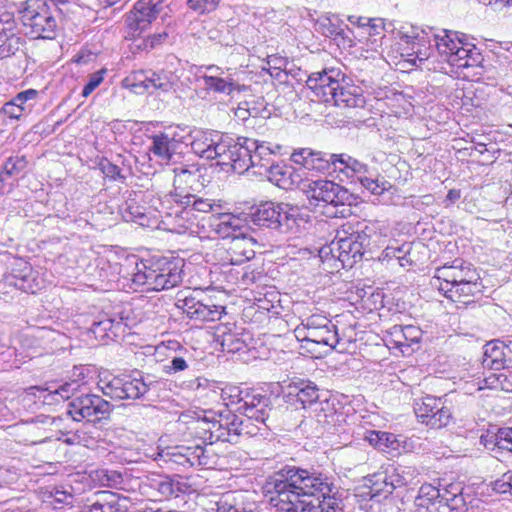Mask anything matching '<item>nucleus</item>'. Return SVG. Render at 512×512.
<instances>
[{"mask_svg": "<svg viewBox=\"0 0 512 512\" xmlns=\"http://www.w3.org/2000/svg\"><path fill=\"white\" fill-rule=\"evenodd\" d=\"M264 489L283 512H343L334 482L315 470L285 466L266 479Z\"/></svg>", "mask_w": 512, "mask_h": 512, "instance_id": "obj_1", "label": "nucleus"}, {"mask_svg": "<svg viewBox=\"0 0 512 512\" xmlns=\"http://www.w3.org/2000/svg\"><path fill=\"white\" fill-rule=\"evenodd\" d=\"M435 47L441 59L440 66L430 67L432 50L426 47L424 41H419L407 52V61L423 69L439 70L445 74L463 73L464 70L483 69L484 58L480 49L470 42L469 37L463 33L451 30H442L433 35Z\"/></svg>", "mask_w": 512, "mask_h": 512, "instance_id": "obj_2", "label": "nucleus"}, {"mask_svg": "<svg viewBox=\"0 0 512 512\" xmlns=\"http://www.w3.org/2000/svg\"><path fill=\"white\" fill-rule=\"evenodd\" d=\"M182 260H146L135 263L132 284L135 289L161 291L173 288L182 281Z\"/></svg>", "mask_w": 512, "mask_h": 512, "instance_id": "obj_3", "label": "nucleus"}, {"mask_svg": "<svg viewBox=\"0 0 512 512\" xmlns=\"http://www.w3.org/2000/svg\"><path fill=\"white\" fill-rule=\"evenodd\" d=\"M235 140L229 164L234 172L242 174L252 167L258 169L255 173L265 175L276 163L275 157L281 149L280 145L272 146L271 143L259 142L247 137H239Z\"/></svg>", "mask_w": 512, "mask_h": 512, "instance_id": "obj_4", "label": "nucleus"}, {"mask_svg": "<svg viewBox=\"0 0 512 512\" xmlns=\"http://www.w3.org/2000/svg\"><path fill=\"white\" fill-rule=\"evenodd\" d=\"M162 382L150 374L137 372L135 376L121 375L100 379L98 386L102 393L117 400H137L144 398L150 391L160 388Z\"/></svg>", "mask_w": 512, "mask_h": 512, "instance_id": "obj_5", "label": "nucleus"}, {"mask_svg": "<svg viewBox=\"0 0 512 512\" xmlns=\"http://www.w3.org/2000/svg\"><path fill=\"white\" fill-rule=\"evenodd\" d=\"M235 139L216 130L189 131L192 152L206 160H217L219 165L229 166Z\"/></svg>", "mask_w": 512, "mask_h": 512, "instance_id": "obj_6", "label": "nucleus"}, {"mask_svg": "<svg viewBox=\"0 0 512 512\" xmlns=\"http://www.w3.org/2000/svg\"><path fill=\"white\" fill-rule=\"evenodd\" d=\"M56 4L47 0H26L19 9L22 24L32 37L53 39L56 35L57 21L54 17Z\"/></svg>", "mask_w": 512, "mask_h": 512, "instance_id": "obj_7", "label": "nucleus"}, {"mask_svg": "<svg viewBox=\"0 0 512 512\" xmlns=\"http://www.w3.org/2000/svg\"><path fill=\"white\" fill-rule=\"evenodd\" d=\"M301 189L309 204L315 207L352 205L355 201L348 189L327 179L303 182Z\"/></svg>", "mask_w": 512, "mask_h": 512, "instance_id": "obj_8", "label": "nucleus"}, {"mask_svg": "<svg viewBox=\"0 0 512 512\" xmlns=\"http://www.w3.org/2000/svg\"><path fill=\"white\" fill-rule=\"evenodd\" d=\"M371 233L372 229L368 226L356 231H353L351 226L347 229L343 227L342 231L337 232L336 242L332 243L333 246H337L338 259L350 266L360 261L370 247Z\"/></svg>", "mask_w": 512, "mask_h": 512, "instance_id": "obj_9", "label": "nucleus"}, {"mask_svg": "<svg viewBox=\"0 0 512 512\" xmlns=\"http://www.w3.org/2000/svg\"><path fill=\"white\" fill-rule=\"evenodd\" d=\"M296 333L302 336L303 341L317 345H324L330 349L336 348L339 343L337 326L326 316L312 314L303 319L302 326H298Z\"/></svg>", "mask_w": 512, "mask_h": 512, "instance_id": "obj_10", "label": "nucleus"}, {"mask_svg": "<svg viewBox=\"0 0 512 512\" xmlns=\"http://www.w3.org/2000/svg\"><path fill=\"white\" fill-rule=\"evenodd\" d=\"M182 201L180 193L167 194L160 201L162 223L172 233L184 234L194 225V214Z\"/></svg>", "mask_w": 512, "mask_h": 512, "instance_id": "obj_11", "label": "nucleus"}, {"mask_svg": "<svg viewBox=\"0 0 512 512\" xmlns=\"http://www.w3.org/2000/svg\"><path fill=\"white\" fill-rule=\"evenodd\" d=\"M235 403V412L245 416V420L254 419L256 423L268 427L267 420L273 410V398L271 394L259 392L254 389L243 390Z\"/></svg>", "mask_w": 512, "mask_h": 512, "instance_id": "obj_12", "label": "nucleus"}, {"mask_svg": "<svg viewBox=\"0 0 512 512\" xmlns=\"http://www.w3.org/2000/svg\"><path fill=\"white\" fill-rule=\"evenodd\" d=\"M413 408L418 421L433 429L446 427L453 419L450 408L441 397L426 395L416 399Z\"/></svg>", "mask_w": 512, "mask_h": 512, "instance_id": "obj_13", "label": "nucleus"}, {"mask_svg": "<svg viewBox=\"0 0 512 512\" xmlns=\"http://www.w3.org/2000/svg\"><path fill=\"white\" fill-rule=\"evenodd\" d=\"M112 404L96 394H82L73 398L67 409V414L74 421H96L106 418L112 411Z\"/></svg>", "mask_w": 512, "mask_h": 512, "instance_id": "obj_14", "label": "nucleus"}, {"mask_svg": "<svg viewBox=\"0 0 512 512\" xmlns=\"http://www.w3.org/2000/svg\"><path fill=\"white\" fill-rule=\"evenodd\" d=\"M159 456L165 463L182 468L208 467L211 464L207 450L200 444L170 447L163 450Z\"/></svg>", "mask_w": 512, "mask_h": 512, "instance_id": "obj_15", "label": "nucleus"}, {"mask_svg": "<svg viewBox=\"0 0 512 512\" xmlns=\"http://www.w3.org/2000/svg\"><path fill=\"white\" fill-rule=\"evenodd\" d=\"M164 8L163 0H138L126 16L128 36H140L157 18Z\"/></svg>", "mask_w": 512, "mask_h": 512, "instance_id": "obj_16", "label": "nucleus"}, {"mask_svg": "<svg viewBox=\"0 0 512 512\" xmlns=\"http://www.w3.org/2000/svg\"><path fill=\"white\" fill-rule=\"evenodd\" d=\"M176 307L190 319L202 322L220 320L225 313L224 306L214 305L210 298L200 299L195 295L178 298Z\"/></svg>", "mask_w": 512, "mask_h": 512, "instance_id": "obj_17", "label": "nucleus"}, {"mask_svg": "<svg viewBox=\"0 0 512 512\" xmlns=\"http://www.w3.org/2000/svg\"><path fill=\"white\" fill-rule=\"evenodd\" d=\"M315 30L321 35L333 40L338 47H353V31L337 15L326 14L315 22Z\"/></svg>", "mask_w": 512, "mask_h": 512, "instance_id": "obj_18", "label": "nucleus"}, {"mask_svg": "<svg viewBox=\"0 0 512 512\" xmlns=\"http://www.w3.org/2000/svg\"><path fill=\"white\" fill-rule=\"evenodd\" d=\"M210 227L219 237L223 239L232 238L233 246L230 250L238 254L241 239L245 238V234L242 232V228L245 227L244 220L231 213H219L210 217Z\"/></svg>", "mask_w": 512, "mask_h": 512, "instance_id": "obj_19", "label": "nucleus"}, {"mask_svg": "<svg viewBox=\"0 0 512 512\" xmlns=\"http://www.w3.org/2000/svg\"><path fill=\"white\" fill-rule=\"evenodd\" d=\"M314 411L318 423L329 428H338L346 423L350 408L336 396H331L319 401Z\"/></svg>", "mask_w": 512, "mask_h": 512, "instance_id": "obj_20", "label": "nucleus"}, {"mask_svg": "<svg viewBox=\"0 0 512 512\" xmlns=\"http://www.w3.org/2000/svg\"><path fill=\"white\" fill-rule=\"evenodd\" d=\"M479 275L476 270L471 267L470 264L465 265L462 261L455 260L450 266H442L437 268L434 277V283L440 285H455L458 283H466L471 281H478Z\"/></svg>", "mask_w": 512, "mask_h": 512, "instance_id": "obj_21", "label": "nucleus"}, {"mask_svg": "<svg viewBox=\"0 0 512 512\" xmlns=\"http://www.w3.org/2000/svg\"><path fill=\"white\" fill-rule=\"evenodd\" d=\"M386 333V345L389 348L400 349L403 354L412 352V346L420 342L422 335L421 330L413 325H394Z\"/></svg>", "mask_w": 512, "mask_h": 512, "instance_id": "obj_22", "label": "nucleus"}, {"mask_svg": "<svg viewBox=\"0 0 512 512\" xmlns=\"http://www.w3.org/2000/svg\"><path fill=\"white\" fill-rule=\"evenodd\" d=\"M337 154H328L311 148H300L291 154V160L308 170L326 171L331 165L336 167Z\"/></svg>", "mask_w": 512, "mask_h": 512, "instance_id": "obj_23", "label": "nucleus"}, {"mask_svg": "<svg viewBox=\"0 0 512 512\" xmlns=\"http://www.w3.org/2000/svg\"><path fill=\"white\" fill-rule=\"evenodd\" d=\"M129 500L111 491H99L93 500L83 506L81 512H128Z\"/></svg>", "mask_w": 512, "mask_h": 512, "instance_id": "obj_24", "label": "nucleus"}, {"mask_svg": "<svg viewBox=\"0 0 512 512\" xmlns=\"http://www.w3.org/2000/svg\"><path fill=\"white\" fill-rule=\"evenodd\" d=\"M482 366L499 371L512 366V350L502 341H491L484 346Z\"/></svg>", "mask_w": 512, "mask_h": 512, "instance_id": "obj_25", "label": "nucleus"}, {"mask_svg": "<svg viewBox=\"0 0 512 512\" xmlns=\"http://www.w3.org/2000/svg\"><path fill=\"white\" fill-rule=\"evenodd\" d=\"M332 103L339 108H362L366 100L362 88L351 84L344 75L341 77Z\"/></svg>", "mask_w": 512, "mask_h": 512, "instance_id": "obj_26", "label": "nucleus"}, {"mask_svg": "<svg viewBox=\"0 0 512 512\" xmlns=\"http://www.w3.org/2000/svg\"><path fill=\"white\" fill-rule=\"evenodd\" d=\"M309 221L310 216L306 211L283 203L277 230L281 233H297L305 229Z\"/></svg>", "mask_w": 512, "mask_h": 512, "instance_id": "obj_27", "label": "nucleus"}, {"mask_svg": "<svg viewBox=\"0 0 512 512\" xmlns=\"http://www.w3.org/2000/svg\"><path fill=\"white\" fill-rule=\"evenodd\" d=\"M282 204L268 201L253 207L249 214L250 221L256 226L277 230Z\"/></svg>", "mask_w": 512, "mask_h": 512, "instance_id": "obj_28", "label": "nucleus"}, {"mask_svg": "<svg viewBox=\"0 0 512 512\" xmlns=\"http://www.w3.org/2000/svg\"><path fill=\"white\" fill-rule=\"evenodd\" d=\"M204 88L218 94L234 96L235 93H242L248 89L246 85L238 83L230 74L225 75H202Z\"/></svg>", "mask_w": 512, "mask_h": 512, "instance_id": "obj_29", "label": "nucleus"}, {"mask_svg": "<svg viewBox=\"0 0 512 512\" xmlns=\"http://www.w3.org/2000/svg\"><path fill=\"white\" fill-rule=\"evenodd\" d=\"M265 175L271 183L284 190L293 189L301 181L295 169L286 164L275 163Z\"/></svg>", "mask_w": 512, "mask_h": 512, "instance_id": "obj_30", "label": "nucleus"}, {"mask_svg": "<svg viewBox=\"0 0 512 512\" xmlns=\"http://www.w3.org/2000/svg\"><path fill=\"white\" fill-rule=\"evenodd\" d=\"M288 390L289 396L296 397V400L303 405V408L313 404H318L317 401L320 398L319 388L310 380H293L288 385Z\"/></svg>", "mask_w": 512, "mask_h": 512, "instance_id": "obj_31", "label": "nucleus"}, {"mask_svg": "<svg viewBox=\"0 0 512 512\" xmlns=\"http://www.w3.org/2000/svg\"><path fill=\"white\" fill-rule=\"evenodd\" d=\"M3 284L32 294L40 288L32 268L27 262L23 263V268H21L18 273H11L5 276Z\"/></svg>", "mask_w": 512, "mask_h": 512, "instance_id": "obj_32", "label": "nucleus"}, {"mask_svg": "<svg viewBox=\"0 0 512 512\" xmlns=\"http://www.w3.org/2000/svg\"><path fill=\"white\" fill-rule=\"evenodd\" d=\"M433 286L437 287L438 290L451 301L467 304L469 303L468 298L470 296H473L476 292H480L481 285L478 281H471V283L462 282L449 287H447V285H443V283H440V285L433 283Z\"/></svg>", "mask_w": 512, "mask_h": 512, "instance_id": "obj_33", "label": "nucleus"}, {"mask_svg": "<svg viewBox=\"0 0 512 512\" xmlns=\"http://www.w3.org/2000/svg\"><path fill=\"white\" fill-rule=\"evenodd\" d=\"M217 512H253V505L247 504L243 491H228L216 502Z\"/></svg>", "mask_w": 512, "mask_h": 512, "instance_id": "obj_34", "label": "nucleus"}, {"mask_svg": "<svg viewBox=\"0 0 512 512\" xmlns=\"http://www.w3.org/2000/svg\"><path fill=\"white\" fill-rule=\"evenodd\" d=\"M180 388L194 393L198 398H210L212 395L218 394L219 386L215 381L199 376L182 381Z\"/></svg>", "mask_w": 512, "mask_h": 512, "instance_id": "obj_35", "label": "nucleus"}, {"mask_svg": "<svg viewBox=\"0 0 512 512\" xmlns=\"http://www.w3.org/2000/svg\"><path fill=\"white\" fill-rule=\"evenodd\" d=\"M215 335L223 350L228 353H236L242 351L246 347L240 334L233 332L231 328L226 325H218L216 327Z\"/></svg>", "mask_w": 512, "mask_h": 512, "instance_id": "obj_36", "label": "nucleus"}, {"mask_svg": "<svg viewBox=\"0 0 512 512\" xmlns=\"http://www.w3.org/2000/svg\"><path fill=\"white\" fill-rule=\"evenodd\" d=\"M123 318L111 317L108 314H103L98 317L97 320L93 321L90 327V331L95 335L96 338L105 339L111 338L109 333L113 336H117L118 330L122 326Z\"/></svg>", "mask_w": 512, "mask_h": 512, "instance_id": "obj_37", "label": "nucleus"}, {"mask_svg": "<svg viewBox=\"0 0 512 512\" xmlns=\"http://www.w3.org/2000/svg\"><path fill=\"white\" fill-rule=\"evenodd\" d=\"M150 486L164 499L178 497L180 493L185 492V484L169 476H159L158 478L152 479Z\"/></svg>", "mask_w": 512, "mask_h": 512, "instance_id": "obj_38", "label": "nucleus"}, {"mask_svg": "<svg viewBox=\"0 0 512 512\" xmlns=\"http://www.w3.org/2000/svg\"><path fill=\"white\" fill-rule=\"evenodd\" d=\"M227 420L229 422H232L229 424L228 429L226 432L230 434L229 438L225 439V442H229L231 444L238 443L239 439L243 435L247 436H255L256 431L254 429H247L249 428V420L241 419L236 412H232L230 410H227Z\"/></svg>", "mask_w": 512, "mask_h": 512, "instance_id": "obj_39", "label": "nucleus"}, {"mask_svg": "<svg viewBox=\"0 0 512 512\" xmlns=\"http://www.w3.org/2000/svg\"><path fill=\"white\" fill-rule=\"evenodd\" d=\"M393 476H388L385 472H380L372 475L369 479V488L372 496L376 495H388L391 494L396 487L401 486L403 482L397 478L394 481Z\"/></svg>", "mask_w": 512, "mask_h": 512, "instance_id": "obj_40", "label": "nucleus"}, {"mask_svg": "<svg viewBox=\"0 0 512 512\" xmlns=\"http://www.w3.org/2000/svg\"><path fill=\"white\" fill-rule=\"evenodd\" d=\"M481 443L487 449L491 450H506L512 453V427H503L498 429L497 433L487 439L481 437Z\"/></svg>", "mask_w": 512, "mask_h": 512, "instance_id": "obj_41", "label": "nucleus"}, {"mask_svg": "<svg viewBox=\"0 0 512 512\" xmlns=\"http://www.w3.org/2000/svg\"><path fill=\"white\" fill-rule=\"evenodd\" d=\"M151 140L152 143L149 147V151L161 161L169 162L173 155L177 153L164 132L153 135Z\"/></svg>", "mask_w": 512, "mask_h": 512, "instance_id": "obj_42", "label": "nucleus"}, {"mask_svg": "<svg viewBox=\"0 0 512 512\" xmlns=\"http://www.w3.org/2000/svg\"><path fill=\"white\" fill-rule=\"evenodd\" d=\"M344 74L335 68L324 69L323 71L314 72L309 75L306 85L310 90H321L324 85L335 83V80L340 79Z\"/></svg>", "mask_w": 512, "mask_h": 512, "instance_id": "obj_43", "label": "nucleus"}, {"mask_svg": "<svg viewBox=\"0 0 512 512\" xmlns=\"http://www.w3.org/2000/svg\"><path fill=\"white\" fill-rule=\"evenodd\" d=\"M80 387L79 383L75 380L71 382H65L58 387L48 386V387H30V390H37L40 393L48 392L47 396H44V402L47 401V397H51L53 400L54 397L59 396L62 400L69 399Z\"/></svg>", "mask_w": 512, "mask_h": 512, "instance_id": "obj_44", "label": "nucleus"}, {"mask_svg": "<svg viewBox=\"0 0 512 512\" xmlns=\"http://www.w3.org/2000/svg\"><path fill=\"white\" fill-rule=\"evenodd\" d=\"M364 439L368 441L370 445L382 451H385L387 448H396L395 444L397 440L393 433L369 430L365 432Z\"/></svg>", "mask_w": 512, "mask_h": 512, "instance_id": "obj_45", "label": "nucleus"}, {"mask_svg": "<svg viewBox=\"0 0 512 512\" xmlns=\"http://www.w3.org/2000/svg\"><path fill=\"white\" fill-rule=\"evenodd\" d=\"M27 166L25 156H11L3 164L0 172V193L3 190V183L8 177L16 176Z\"/></svg>", "mask_w": 512, "mask_h": 512, "instance_id": "obj_46", "label": "nucleus"}, {"mask_svg": "<svg viewBox=\"0 0 512 512\" xmlns=\"http://www.w3.org/2000/svg\"><path fill=\"white\" fill-rule=\"evenodd\" d=\"M189 428L192 430L194 436L201 439L203 443H214V437L209 436L210 432H212V416L208 417L205 414L203 418H197L190 423Z\"/></svg>", "mask_w": 512, "mask_h": 512, "instance_id": "obj_47", "label": "nucleus"}, {"mask_svg": "<svg viewBox=\"0 0 512 512\" xmlns=\"http://www.w3.org/2000/svg\"><path fill=\"white\" fill-rule=\"evenodd\" d=\"M442 496L439 489L435 486L423 484L419 489L415 503L419 508H425L427 512L432 507V504H435Z\"/></svg>", "mask_w": 512, "mask_h": 512, "instance_id": "obj_48", "label": "nucleus"}, {"mask_svg": "<svg viewBox=\"0 0 512 512\" xmlns=\"http://www.w3.org/2000/svg\"><path fill=\"white\" fill-rule=\"evenodd\" d=\"M230 423L227 420V411L212 415V432L209 436L214 437V443L218 441L225 442V439L229 438L230 434L226 430Z\"/></svg>", "mask_w": 512, "mask_h": 512, "instance_id": "obj_49", "label": "nucleus"}, {"mask_svg": "<svg viewBox=\"0 0 512 512\" xmlns=\"http://www.w3.org/2000/svg\"><path fill=\"white\" fill-rule=\"evenodd\" d=\"M180 197L183 200L181 203L186 205L188 208L191 209V213L193 212H202V213H208L214 211L215 204L211 202L209 199H204L197 197L193 194H185L182 195L180 193Z\"/></svg>", "mask_w": 512, "mask_h": 512, "instance_id": "obj_50", "label": "nucleus"}, {"mask_svg": "<svg viewBox=\"0 0 512 512\" xmlns=\"http://www.w3.org/2000/svg\"><path fill=\"white\" fill-rule=\"evenodd\" d=\"M148 71L139 70L131 73L124 79L126 87L130 88L136 94L148 92Z\"/></svg>", "mask_w": 512, "mask_h": 512, "instance_id": "obj_51", "label": "nucleus"}, {"mask_svg": "<svg viewBox=\"0 0 512 512\" xmlns=\"http://www.w3.org/2000/svg\"><path fill=\"white\" fill-rule=\"evenodd\" d=\"M452 512H475L472 502L476 500L471 495L463 493L453 494L448 497Z\"/></svg>", "mask_w": 512, "mask_h": 512, "instance_id": "obj_52", "label": "nucleus"}, {"mask_svg": "<svg viewBox=\"0 0 512 512\" xmlns=\"http://www.w3.org/2000/svg\"><path fill=\"white\" fill-rule=\"evenodd\" d=\"M99 268V276L103 278V281L115 282L118 279V275L121 273L122 267L119 263H111L108 260L101 259L97 265Z\"/></svg>", "mask_w": 512, "mask_h": 512, "instance_id": "obj_53", "label": "nucleus"}, {"mask_svg": "<svg viewBox=\"0 0 512 512\" xmlns=\"http://www.w3.org/2000/svg\"><path fill=\"white\" fill-rule=\"evenodd\" d=\"M358 180L362 187H364L373 195H381L391 187V184L385 180L379 181V179H374L367 176H360L358 177Z\"/></svg>", "mask_w": 512, "mask_h": 512, "instance_id": "obj_54", "label": "nucleus"}, {"mask_svg": "<svg viewBox=\"0 0 512 512\" xmlns=\"http://www.w3.org/2000/svg\"><path fill=\"white\" fill-rule=\"evenodd\" d=\"M4 40L0 44V57L6 58L14 55L21 46V38L16 35V32L3 37Z\"/></svg>", "mask_w": 512, "mask_h": 512, "instance_id": "obj_55", "label": "nucleus"}, {"mask_svg": "<svg viewBox=\"0 0 512 512\" xmlns=\"http://www.w3.org/2000/svg\"><path fill=\"white\" fill-rule=\"evenodd\" d=\"M369 36H384L385 32H393V25L386 23L383 18H370V23L365 28Z\"/></svg>", "mask_w": 512, "mask_h": 512, "instance_id": "obj_56", "label": "nucleus"}, {"mask_svg": "<svg viewBox=\"0 0 512 512\" xmlns=\"http://www.w3.org/2000/svg\"><path fill=\"white\" fill-rule=\"evenodd\" d=\"M99 169L106 178L112 181H125V176L122 175L121 169L106 158L100 160Z\"/></svg>", "mask_w": 512, "mask_h": 512, "instance_id": "obj_57", "label": "nucleus"}, {"mask_svg": "<svg viewBox=\"0 0 512 512\" xmlns=\"http://www.w3.org/2000/svg\"><path fill=\"white\" fill-rule=\"evenodd\" d=\"M148 92L154 90H162L168 91L170 88V82L166 75L163 73H156L154 71L148 70Z\"/></svg>", "mask_w": 512, "mask_h": 512, "instance_id": "obj_58", "label": "nucleus"}, {"mask_svg": "<svg viewBox=\"0 0 512 512\" xmlns=\"http://www.w3.org/2000/svg\"><path fill=\"white\" fill-rule=\"evenodd\" d=\"M337 163L343 165L344 168L351 169L355 173H368V166L365 163H362L359 160L346 154L337 155L336 164Z\"/></svg>", "mask_w": 512, "mask_h": 512, "instance_id": "obj_59", "label": "nucleus"}, {"mask_svg": "<svg viewBox=\"0 0 512 512\" xmlns=\"http://www.w3.org/2000/svg\"><path fill=\"white\" fill-rule=\"evenodd\" d=\"M17 25L14 15L8 11H2L0 13V41L5 36L16 32Z\"/></svg>", "mask_w": 512, "mask_h": 512, "instance_id": "obj_60", "label": "nucleus"}, {"mask_svg": "<svg viewBox=\"0 0 512 512\" xmlns=\"http://www.w3.org/2000/svg\"><path fill=\"white\" fill-rule=\"evenodd\" d=\"M185 129L177 127L176 129H170L164 132L165 135L169 138V142L172 147L177 150L179 149L181 144L189 145V132L184 134Z\"/></svg>", "mask_w": 512, "mask_h": 512, "instance_id": "obj_61", "label": "nucleus"}, {"mask_svg": "<svg viewBox=\"0 0 512 512\" xmlns=\"http://www.w3.org/2000/svg\"><path fill=\"white\" fill-rule=\"evenodd\" d=\"M340 81L341 78L335 80V83L324 85L323 87H321V90H312V92L320 101H323L325 103H332L336 90L339 87Z\"/></svg>", "mask_w": 512, "mask_h": 512, "instance_id": "obj_62", "label": "nucleus"}, {"mask_svg": "<svg viewBox=\"0 0 512 512\" xmlns=\"http://www.w3.org/2000/svg\"><path fill=\"white\" fill-rule=\"evenodd\" d=\"M499 379L500 373L496 372H491L483 378L478 377L475 382V385L477 386L476 390H482L485 388L498 390Z\"/></svg>", "mask_w": 512, "mask_h": 512, "instance_id": "obj_63", "label": "nucleus"}, {"mask_svg": "<svg viewBox=\"0 0 512 512\" xmlns=\"http://www.w3.org/2000/svg\"><path fill=\"white\" fill-rule=\"evenodd\" d=\"M105 72L106 71L102 69L89 76V80L82 90L83 97H88L102 83Z\"/></svg>", "mask_w": 512, "mask_h": 512, "instance_id": "obj_64", "label": "nucleus"}]
</instances>
